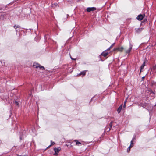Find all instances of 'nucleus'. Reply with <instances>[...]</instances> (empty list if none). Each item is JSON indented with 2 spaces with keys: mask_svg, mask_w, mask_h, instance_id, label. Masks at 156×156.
Here are the masks:
<instances>
[{
  "mask_svg": "<svg viewBox=\"0 0 156 156\" xmlns=\"http://www.w3.org/2000/svg\"><path fill=\"white\" fill-rule=\"evenodd\" d=\"M34 68H36L37 69H41L42 70L44 69V67L41 66L38 64L34 63L33 65Z\"/></svg>",
  "mask_w": 156,
  "mask_h": 156,
  "instance_id": "1",
  "label": "nucleus"
},
{
  "mask_svg": "<svg viewBox=\"0 0 156 156\" xmlns=\"http://www.w3.org/2000/svg\"><path fill=\"white\" fill-rule=\"evenodd\" d=\"M61 148L60 147H58L57 148H55L54 149L55 153L54 154V155H57L59 151L61 150Z\"/></svg>",
  "mask_w": 156,
  "mask_h": 156,
  "instance_id": "2",
  "label": "nucleus"
},
{
  "mask_svg": "<svg viewBox=\"0 0 156 156\" xmlns=\"http://www.w3.org/2000/svg\"><path fill=\"white\" fill-rule=\"evenodd\" d=\"M145 16V14H140L137 16L136 19L139 20H141L143 19Z\"/></svg>",
  "mask_w": 156,
  "mask_h": 156,
  "instance_id": "3",
  "label": "nucleus"
},
{
  "mask_svg": "<svg viewBox=\"0 0 156 156\" xmlns=\"http://www.w3.org/2000/svg\"><path fill=\"white\" fill-rule=\"evenodd\" d=\"M132 45L130 43L129 48L125 51V52L126 53L129 54L130 52L132 49Z\"/></svg>",
  "mask_w": 156,
  "mask_h": 156,
  "instance_id": "4",
  "label": "nucleus"
},
{
  "mask_svg": "<svg viewBox=\"0 0 156 156\" xmlns=\"http://www.w3.org/2000/svg\"><path fill=\"white\" fill-rule=\"evenodd\" d=\"M124 48L123 47H118L114 49V51H117L120 52H122L123 51Z\"/></svg>",
  "mask_w": 156,
  "mask_h": 156,
  "instance_id": "5",
  "label": "nucleus"
},
{
  "mask_svg": "<svg viewBox=\"0 0 156 156\" xmlns=\"http://www.w3.org/2000/svg\"><path fill=\"white\" fill-rule=\"evenodd\" d=\"M143 28H135V32L136 33H139L142 31L143 30Z\"/></svg>",
  "mask_w": 156,
  "mask_h": 156,
  "instance_id": "6",
  "label": "nucleus"
},
{
  "mask_svg": "<svg viewBox=\"0 0 156 156\" xmlns=\"http://www.w3.org/2000/svg\"><path fill=\"white\" fill-rule=\"evenodd\" d=\"M96 9L94 7H88L87 8V10L88 12H90L91 11H93Z\"/></svg>",
  "mask_w": 156,
  "mask_h": 156,
  "instance_id": "7",
  "label": "nucleus"
},
{
  "mask_svg": "<svg viewBox=\"0 0 156 156\" xmlns=\"http://www.w3.org/2000/svg\"><path fill=\"white\" fill-rule=\"evenodd\" d=\"M74 141L76 142V145L78 146H80L81 145V143L78 141L77 140H74Z\"/></svg>",
  "mask_w": 156,
  "mask_h": 156,
  "instance_id": "8",
  "label": "nucleus"
},
{
  "mask_svg": "<svg viewBox=\"0 0 156 156\" xmlns=\"http://www.w3.org/2000/svg\"><path fill=\"white\" fill-rule=\"evenodd\" d=\"M106 51H107V50H106L105 51H104V52H103L101 54V55H102L104 57H106L108 54V52H106Z\"/></svg>",
  "mask_w": 156,
  "mask_h": 156,
  "instance_id": "9",
  "label": "nucleus"
},
{
  "mask_svg": "<svg viewBox=\"0 0 156 156\" xmlns=\"http://www.w3.org/2000/svg\"><path fill=\"white\" fill-rule=\"evenodd\" d=\"M86 73V71H84L82 72H81L80 73L78 74L77 75L78 76H80L81 75H82V76H83L85 75Z\"/></svg>",
  "mask_w": 156,
  "mask_h": 156,
  "instance_id": "10",
  "label": "nucleus"
},
{
  "mask_svg": "<svg viewBox=\"0 0 156 156\" xmlns=\"http://www.w3.org/2000/svg\"><path fill=\"white\" fill-rule=\"evenodd\" d=\"M145 62L144 61V62L143 64H142V65L140 67V72H141L142 71V70L143 69L144 67V66H145Z\"/></svg>",
  "mask_w": 156,
  "mask_h": 156,
  "instance_id": "11",
  "label": "nucleus"
},
{
  "mask_svg": "<svg viewBox=\"0 0 156 156\" xmlns=\"http://www.w3.org/2000/svg\"><path fill=\"white\" fill-rule=\"evenodd\" d=\"M122 108V105H121L119 107V108H118V109L117 110V111L119 113L120 112Z\"/></svg>",
  "mask_w": 156,
  "mask_h": 156,
  "instance_id": "12",
  "label": "nucleus"
},
{
  "mask_svg": "<svg viewBox=\"0 0 156 156\" xmlns=\"http://www.w3.org/2000/svg\"><path fill=\"white\" fill-rule=\"evenodd\" d=\"M127 98H126V99L125 100L124 103L123 107L124 108H125L126 106V102L127 101Z\"/></svg>",
  "mask_w": 156,
  "mask_h": 156,
  "instance_id": "13",
  "label": "nucleus"
},
{
  "mask_svg": "<svg viewBox=\"0 0 156 156\" xmlns=\"http://www.w3.org/2000/svg\"><path fill=\"white\" fill-rule=\"evenodd\" d=\"M20 26L19 25H15L14 26V27L15 29L19 28H20Z\"/></svg>",
  "mask_w": 156,
  "mask_h": 156,
  "instance_id": "14",
  "label": "nucleus"
},
{
  "mask_svg": "<svg viewBox=\"0 0 156 156\" xmlns=\"http://www.w3.org/2000/svg\"><path fill=\"white\" fill-rule=\"evenodd\" d=\"M115 44V43H113V44H112V45L110 46V47H109L108 49L107 50L108 51V50H110L111 49V48H112L113 47V46Z\"/></svg>",
  "mask_w": 156,
  "mask_h": 156,
  "instance_id": "15",
  "label": "nucleus"
},
{
  "mask_svg": "<svg viewBox=\"0 0 156 156\" xmlns=\"http://www.w3.org/2000/svg\"><path fill=\"white\" fill-rule=\"evenodd\" d=\"M133 147V146H131L130 145V146L128 148H127V152H129L130 151V149L131 147Z\"/></svg>",
  "mask_w": 156,
  "mask_h": 156,
  "instance_id": "16",
  "label": "nucleus"
},
{
  "mask_svg": "<svg viewBox=\"0 0 156 156\" xmlns=\"http://www.w3.org/2000/svg\"><path fill=\"white\" fill-rule=\"evenodd\" d=\"M51 144L49 146H51L53 145H54L55 144V143L54 142H53L52 141H51Z\"/></svg>",
  "mask_w": 156,
  "mask_h": 156,
  "instance_id": "17",
  "label": "nucleus"
},
{
  "mask_svg": "<svg viewBox=\"0 0 156 156\" xmlns=\"http://www.w3.org/2000/svg\"><path fill=\"white\" fill-rule=\"evenodd\" d=\"M133 140H131V144H130V145H131V146H133Z\"/></svg>",
  "mask_w": 156,
  "mask_h": 156,
  "instance_id": "18",
  "label": "nucleus"
},
{
  "mask_svg": "<svg viewBox=\"0 0 156 156\" xmlns=\"http://www.w3.org/2000/svg\"><path fill=\"white\" fill-rule=\"evenodd\" d=\"M70 56V58H71V59L72 60H76V58H72L71 57V56Z\"/></svg>",
  "mask_w": 156,
  "mask_h": 156,
  "instance_id": "19",
  "label": "nucleus"
},
{
  "mask_svg": "<svg viewBox=\"0 0 156 156\" xmlns=\"http://www.w3.org/2000/svg\"><path fill=\"white\" fill-rule=\"evenodd\" d=\"M15 104L17 105H18V102L17 101H15Z\"/></svg>",
  "mask_w": 156,
  "mask_h": 156,
  "instance_id": "20",
  "label": "nucleus"
},
{
  "mask_svg": "<svg viewBox=\"0 0 156 156\" xmlns=\"http://www.w3.org/2000/svg\"><path fill=\"white\" fill-rule=\"evenodd\" d=\"M57 5V4L56 3V4H54V5L53 4L52 5V7H54V5L56 6Z\"/></svg>",
  "mask_w": 156,
  "mask_h": 156,
  "instance_id": "21",
  "label": "nucleus"
},
{
  "mask_svg": "<svg viewBox=\"0 0 156 156\" xmlns=\"http://www.w3.org/2000/svg\"><path fill=\"white\" fill-rule=\"evenodd\" d=\"M153 69H156V65H155V66L153 67Z\"/></svg>",
  "mask_w": 156,
  "mask_h": 156,
  "instance_id": "22",
  "label": "nucleus"
},
{
  "mask_svg": "<svg viewBox=\"0 0 156 156\" xmlns=\"http://www.w3.org/2000/svg\"><path fill=\"white\" fill-rule=\"evenodd\" d=\"M110 125L111 127H112V123L111 122L110 123Z\"/></svg>",
  "mask_w": 156,
  "mask_h": 156,
  "instance_id": "23",
  "label": "nucleus"
},
{
  "mask_svg": "<svg viewBox=\"0 0 156 156\" xmlns=\"http://www.w3.org/2000/svg\"><path fill=\"white\" fill-rule=\"evenodd\" d=\"M144 79V77H142V79L143 80Z\"/></svg>",
  "mask_w": 156,
  "mask_h": 156,
  "instance_id": "24",
  "label": "nucleus"
},
{
  "mask_svg": "<svg viewBox=\"0 0 156 156\" xmlns=\"http://www.w3.org/2000/svg\"><path fill=\"white\" fill-rule=\"evenodd\" d=\"M153 83H154V84H155L156 83V82H153Z\"/></svg>",
  "mask_w": 156,
  "mask_h": 156,
  "instance_id": "25",
  "label": "nucleus"
}]
</instances>
